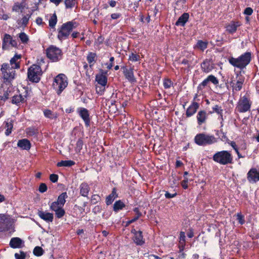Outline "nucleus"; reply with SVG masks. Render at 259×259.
Segmentation results:
<instances>
[{
	"label": "nucleus",
	"mask_w": 259,
	"mask_h": 259,
	"mask_svg": "<svg viewBox=\"0 0 259 259\" xmlns=\"http://www.w3.org/2000/svg\"><path fill=\"white\" fill-rule=\"evenodd\" d=\"M251 59V53L247 52L240 55L238 58L230 57L228 61L233 66L243 69L249 64Z\"/></svg>",
	"instance_id": "obj_1"
},
{
	"label": "nucleus",
	"mask_w": 259,
	"mask_h": 259,
	"mask_svg": "<svg viewBox=\"0 0 259 259\" xmlns=\"http://www.w3.org/2000/svg\"><path fill=\"white\" fill-rule=\"evenodd\" d=\"M213 160L221 165L232 164L233 162V156L231 151L222 150L218 151L213 154Z\"/></svg>",
	"instance_id": "obj_2"
},
{
	"label": "nucleus",
	"mask_w": 259,
	"mask_h": 259,
	"mask_svg": "<svg viewBox=\"0 0 259 259\" xmlns=\"http://www.w3.org/2000/svg\"><path fill=\"white\" fill-rule=\"evenodd\" d=\"M194 142L198 146H206L217 142V139L213 135L205 133H199L194 137Z\"/></svg>",
	"instance_id": "obj_3"
},
{
	"label": "nucleus",
	"mask_w": 259,
	"mask_h": 259,
	"mask_svg": "<svg viewBox=\"0 0 259 259\" xmlns=\"http://www.w3.org/2000/svg\"><path fill=\"white\" fill-rule=\"evenodd\" d=\"M251 105L252 102L250 98L245 95L239 99L236 109L240 113H244L250 111Z\"/></svg>",
	"instance_id": "obj_4"
},
{
	"label": "nucleus",
	"mask_w": 259,
	"mask_h": 259,
	"mask_svg": "<svg viewBox=\"0 0 259 259\" xmlns=\"http://www.w3.org/2000/svg\"><path fill=\"white\" fill-rule=\"evenodd\" d=\"M41 74V68L38 65H32L28 70V78L32 82H38L40 80Z\"/></svg>",
	"instance_id": "obj_5"
},
{
	"label": "nucleus",
	"mask_w": 259,
	"mask_h": 259,
	"mask_svg": "<svg viewBox=\"0 0 259 259\" xmlns=\"http://www.w3.org/2000/svg\"><path fill=\"white\" fill-rule=\"evenodd\" d=\"M76 27V23L73 21H69L63 24L60 30L59 31L58 37L60 40L67 38L70 32L73 28Z\"/></svg>",
	"instance_id": "obj_6"
},
{
	"label": "nucleus",
	"mask_w": 259,
	"mask_h": 259,
	"mask_svg": "<svg viewBox=\"0 0 259 259\" xmlns=\"http://www.w3.org/2000/svg\"><path fill=\"white\" fill-rule=\"evenodd\" d=\"M245 77L241 74V71L236 74V77L232 76L230 79V83L233 91H240L242 90L244 82Z\"/></svg>",
	"instance_id": "obj_7"
},
{
	"label": "nucleus",
	"mask_w": 259,
	"mask_h": 259,
	"mask_svg": "<svg viewBox=\"0 0 259 259\" xmlns=\"http://www.w3.org/2000/svg\"><path fill=\"white\" fill-rule=\"evenodd\" d=\"M47 57L53 61L60 59L62 55V51L56 47L51 46L47 50Z\"/></svg>",
	"instance_id": "obj_8"
},
{
	"label": "nucleus",
	"mask_w": 259,
	"mask_h": 259,
	"mask_svg": "<svg viewBox=\"0 0 259 259\" xmlns=\"http://www.w3.org/2000/svg\"><path fill=\"white\" fill-rule=\"evenodd\" d=\"M55 83L53 84L54 87L58 86L59 90L57 94L60 95L62 91L67 87V82L66 79V76L64 74H60L57 75L55 78Z\"/></svg>",
	"instance_id": "obj_9"
},
{
	"label": "nucleus",
	"mask_w": 259,
	"mask_h": 259,
	"mask_svg": "<svg viewBox=\"0 0 259 259\" xmlns=\"http://www.w3.org/2000/svg\"><path fill=\"white\" fill-rule=\"evenodd\" d=\"M247 179L250 183H256L259 181V169L251 168L247 174Z\"/></svg>",
	"instance_id": "obj_10"
},
{
	"label": "nucleus",
	"mask_w": 259,
	"mask_h": 259,
	"mask_svg": "<svg viewBox=\"0 0 259 259\" xmlns=\"http://www.w3.org/2000/svg\"><path fill=\"white\" fill-rule=\"evenodd\" d=\"M200 67L203 72L208 73L214 69V64L212 59H205L201 63Z\"/></svg>",
	"instance_id": "obj_11"
},
{
	"label": "nucleus",
	"mask_w": 259,
	"mask_h": 259,
	"mask_svg": "<svg viewBox=\"0 0 259 259\" xmlns=\"http://www.w3.org/2000/svg\"><path fill=\"white\" fill-rule=\"evenodd\" d=\"M199 107V104L195 101H193L191 105L186 110V115L187 117H190L196 113Z\"/></svg>",
	"instance_id": "obj_12"
},
{
	"label": "nucleus",
	"mask_w": 259,
	"mask_h": 259,
	"mask_svg": "<svg viewBox=\"0 0 259 259\" xmlns=\"http://www.w3.org/2000/svg\"><path fill=\"white\" fill-rule=\"evenodd\" d=\"M241 25V23L239 21H231L226 26V30L230 34H233L237 30V28Z\"/></svg>",
	"instance_id": "obj_13"
},
{
	"label": "nucleus",
	"mask_w": 259,
	"mask_h": 259,
	"mask_svg": "<svg viewBox=\"0 0 259 259\" xmlns=\"http://www.w3.org/2000/svg\"><path fill=\"white\" fill-rule=\"evenodd\" d=\"M197 123L198 125L200 126L202 124L205 123L207 119V114L205 110H200L197 113L196 116Z\"/></svg>",
	"instance_id": "obj_14"
},
{
	"label": "nucleus",
	"mask_w": 259,
	"mask_h": 259,
	"mask_svg": "<svg viewBox=\"0 0 259 259\" xmlns=\"http://www.w3.org/2000/svg\"><path fill=\"white\" fill-rule=\"evenodd\" d=\"M190 17L188 13H184L176 21L175 25L177 26L184 27L188 21Z\"/></svg>",
	"instance_id": "obj_15"
},
{
	"label": "nucleus",
	"mask_w": 259,
	"mask_h": 259,
	"mask_svg": "<svg viewBox=\"0 0 259 259\" xmlns=\"http://www.w3.org/2000/svg\"><path fill=\"white\" fill-rule=\"evenodd\" d=\"M38 216L44 220L48 222H52L53 220V214L45 211L39 210L38 211Z\"/></svg>",
	"instance_id": "obj_16"
},
{
	"label": "nucleus",
	"mask_w": 259,
	"mask_h": 259,
	"mask_svg": "<svg viewBox=\"0 0 259 259\" xmlns=\"http://www.w3.org/2000/svg\"><path fill=\"white\" fill-rule=\"evenodd\" d=\"M79 115L85 122V125L88 126L90 125V119L88 110L85 108H82L80 110Z\"/></svg>",
	"instance_id": "obj_17"
},
{
	"label": "nucleus",
	"mask_w": 259,
	"mask_h": 259,
	"mask_svg": "<svg viewBox=\"0 0 259 259\" xmlns=\"http://www.w3.org/2000/svg\"><path fill=\"white\" fill-rule=\"evenodd\" d=\"M18 147L23 150H29L31 147V144L28 140L24 139L19 140L17 143Z\"/></svg>",
	"instance_id": "obj_18"
},
{
	"label": "nucleus",
	"mask_w": 259,
	"mask_h": 259,
	"mask_svg": "<svg viewBox=\"0 0 259 259\" xmlns=\"http://www.w3.org/2000/svg\"><path fill=\"white\" fill-rule=\"evenodd\" d=\"M8 218L4 214H0V232L5 231L8 225Z\"/></svg>",
	"instance_id": "obj_19"
},
{
	"label": "nucleus",
	"mask_w": 259,
	"mask_h": 259,
	"mask_svg": "<svg viewBox=\"0 0 259 259\" xmlns=\"http://www.w3.org/2000/svg\"><path fill=\"white\" fill-rule=\"evenodd\" d=\"M23 242L22 240L18 237H14L11 239L10 245L12 248H20Z\"/></svg>",
	"instance_id": "obj_20"
},
{
	"label": "nucleus",
	"mask_w": 259,
	"mask_h": 259,
	"mask_svg": "<svg viewBox=\"0 0 259 259\" xmlns=\"http://www.w3.org/2000/svg\"><path fill=\"white\" fill-rule=\"evenodd\" d=\"M96 80L99 84L101 85L104 88V89H105V86L106 85L107 81V77L105 75H103V74L96 75Z\"/></svg>",
	"instance_id": "obj_21"
},
{
	"label": "nucleus",
	"mask_w": 259,
	"mask_h": 259,
	"mask_svg": "<svg viewBox=\"0 0 259 259\" xmlns=\"http://www.w3.org/2000/svg\"><path fill=\"white\" fill-rule=\"evenodd\" d=\"M208 46V42L207 41H203L202 40H198L196 44L194 46V49H198L203 52Z\"/></svg>",
	"instance_id": "obj_22"
},
{
	"label": "nucleus",
	"mask_w": 259,
	"mask_h": 259,
	"mask_svg": "<svg viewBox=\"0 0 259 259\" xmlns=\"http://www.w3.org/2000/svg\"><path fill=\"white\" fill-rule=\"evenodd\" d=\"M123 73L125 76V77L131 82H134L136 81L135 78L134 76L133 69H128L127 68H124Z\"/></svg>",
	"instance_id": "obj_23"
},
{
	"label": "nucleus",
	"mask_w": 259,
	"mask_h": 259,
	"mask_svg": "<svg viewBox=\"0 0 259 259\" xmlns=\"http://www.w3.org/2000/svg\"><path fill=\"white\" fill-rule=\"evenodd\" d=\"M90 188L86 183H82L80 186V193L84 197H87L90 191Z\"/></svg>",
	"instance_id": "obj_24"
},
{
	"label": "nucleus",
	"mask_w": 259,
	"mask_h": 259,
	"mask_svg": "<svg viewBox=\"0 0 259 259\" xmlns=\"http://www.w3.org/2000/svg\"><path fill=\"white\" fill-rule=\"evenodd\" d=\"M134 241L137 245H142L144 243L142 231H139L135 233Z\"/></svg>",
	"instance_id": "obj_25"
},
{
	"label": "nucleus",
	"mask_w": 259,
	"mask_h": 259,
	"mask_svg": "<svg viewBox=\"0 0 259 259\" xmlns=\"http://www.w3.org/2000/svg\"><path fill=\"white\" fill-rule=\"evenodd\" d=\"M11 36L9 34H6L3 38L2 49L3 50H8L9 49L10 40H11Z\"/></svg>",
	"instance_id": "obj_26"
},
{
	"label": "nucleus",
	"mask_w": 259,
	"mask_h": 259,
	"mask_svg": "<svg viewBox=\"0 0 259 259\" xmlns=\"http://www.w3.org/2000/svg\"><path fill=\"white\" fill-rule=\"evenodd\" d=\"M117 197L115 189L114 188L110 194L106 198V204L107 205L111 204L114 200Z\"/></svg>",
	"instance_id": "obj_27"
},
{
	"label": "nucleus",
	"mask_w": 259,
	"mask_h": 259,
	"mask_svg": "<svg viewBox=\"0 0 259 259\" xmlns=\"http://www.w3.org/2000/svg\"><path fill=\"white\" fill-rule=\"evenodd\" d=\"M26 96H22L21 95H16L13 97L12 103L17 104L20 102H24L25 101Z\"/></svg>",
	"instance_id": "obj_28"
},
{
	"label": "nucleus",
	"mask_w": 259,
	"mask_h": 259,
	"mask_svg": "<svg viewBox=\"0 0 259 259\" xmlns=\"http://www.w3.org/2000/svg\"><path fill=\"white\" fill-rule=\"evenodd\" d=\"M21 55H15V56L12 58L10 60V63L13 68H19V65L18 63L16 62L17 60L20 59Z\"/></svg>",
	"instance_id": "obj_29"
},
{
	"label": "nucleus",
	"mask_w": 259,
	"mask_h": 259,
	"mask_svg": "<svg viewBox=\"0 0 259 259\" xmlns=\"http://www.w3.org/2000/svg\"><path fill=\"white\" fill-rule=\"evenodd\" d=\"M67 197V195L66 192L62 193L58 198L57 202L60 204V206H63L65 202V199Z\"/></svg>",
	"instance_id": "obj_30"
},
{
	"label": "nucleus",
	"mask_w": 259,
	"mask_h": 259,
	"mask_svg": "<svg viewBox=\"0 0 259 259\" xmlns=\"http://www.w3.org/2000/svg\"><path fill=\"white\" fill-rule=\"evenodd\" d=\"M75 164V162L72 160H65L59 162L57 165L58 166H71Z\"/></svg>",
	"instance_id": "obj_31"
},
{
	"label": "nucleus",
	"mask_w": 259,
	"mask_h": 259,
	"mask_svg": "<svg viewBox=\"0 0 259 259\" xmlns=\"http://www.w3.org/2000/svg\"><path fill=\"white\" fill-rule=\"evenodd\" d=\"M9 72L6 71V72L4 73L3 77L4 79L6 80H12L14 78V72L13 71H10V70L9 69Z\"/></svg>",
	"instance_id": "obj_32"
},
{
	"label": "nucleus",
	"mask_w": 259,
	"mask_h": 259,
	"mask_svg": "<svg viewBox=\"0 0 259 259\" xmlns=\"http://www.w3.org/2000/svg\"><path fill=\"white\" fill-rule=\"evenodd\" d=\"M216 134L220 136V138L222 141L228 142L229 141L226 135V133L224 132L222 130H220V131H218Z\"/></svg>",
	"instance_id": "obj_33"
},
{
	"label": "nucleus",
	"mask_w": 259,
	"mask_h": 259,
	"mask_svg": "<svg viewBox=\"0 0 259 259\" xmlns=\"http://www.w3.org/2000/svg\"><path fill=\"white\" fill-rule=\"evenodd\" d=\"M125 205L124 203L121 201L120 200H118L114 204L113 209L115 211H117L118 210L121 209L123 207H124Z\"/></svg>",
	"instance_id": "obj_34"
},
{
	"label": "nucleus",
	"mask_w": 259,
	"mask_h": 259,
	"mask_svg": "<svg viewBox=\"0 0 259 259\" xmlns=\"http://www.w3.org/2000/svg\"><path fill=\"white\" fill-rule=\"evenodd\" d=\"M57 21V15L54 13L49 20V26L52 28H54Z\"/></svg>",
	"instance_id": "obj_35"
},
{
	"label": "nucleus",
	"mask_w": 259,
	"mask_h": 259,
	"mask_svg": "<svg viewBox=\"0 0 259 259\" xmlns=\"http://www.w3.org/2000/svg\"><path fill=\"white\" fill-rule=\"evenodd\" d=\"M212 112H210V113L215 112L219 114L220 116H222L223 110L222 109L221 106H219L218 105H215L212 108Z\"/></svg>",
	"instance_id": "obj_36"
},
{
	"label": "nucleus",
	"mask_w": 259,
	"mask_h": 259,
	"mask_svg": "<svg viewBox=\"0 0 259 259\" xmlns=\"http://www.w3.org/2000/svg\"><path fill=\"white\" fill-rule=\"evenodd\" d=\"M172 81L169 78H164L163 81V85L165 89H169L173 86Z\"/></svg>",
	"instance_id": "obj_37"
},
{
	"label": "nucleus",
	"mask_w": 259,
	"mask_h": 259,
	"mask_svg": "<svg viewBox=\"0 0 259 259\" xmlns=\"http://www.w3.org/2000/svg\"><path fill=\"white\" fill-rule=\"evenodd\" d=\"M207 78L208 81H209V82H211L214 85H217L219 84V80L214 75L212 74L209 75L207 76Z\"/></svg>",
	"instance_id": "obj_38"
},
{
	"label": "nucleus",
	"mask_w": 259,
	"mask_h": 259,
	"mask_svg": "<svg viewBox=\"0 0 259 259\" xmlns=\"http://www.w3.org/2000/svg\"><path fill=\"white\" fill-rule=\"evenodd\" d=\"M44 253V250L41 247L36 246L34 248L33 253L36 256H40Z\"/></svg>",
	"instance_id": "obj_39"
},
{
	"label": "nucleus",
	"mask_w": 259,
	"mask_h": 259,
	"mask_svg": "<svg viewBox=\"0 0 259 259\" xmlns=\"http://www.w3.org/2000/svg\"><path fill=\"white\" fill-rule=\"evenodd\" d=\"M209 81H208L207 77L204 79L202 82H201L197 87L198 90H202L208 84Z\"/></svg>",
	"instance_id": "obj_40"
},
{
	"label": "nucleus",
	"mask_w": 259,
	"mask_h": 259,
	"mask_svg": "<svg viewBox=\"0 0 259 259\" xmlns=\"http://www.w3.org/2000/svg\"><path fill=\"white\" fill-rule=\"evenodd\" d=\"M19 37L23 43L26 44L28 41L27 35L24 32H21L19 35Z\"/></svg>",
	"instance_id": "obj_41"
},
{
	"label": "nucleus",
	"mask_w": 259,
	"mask_h": 259,
	"mask_svg": "<svg viewBox=\"0 0 259 259\" xmlns=\"http://www.w3.org/2000/svg\"><path fill=\"white\" fill-rule=\"evenodd\" d=\"M6 127H7V129L5 134L7 136H9L11 133V130L13 128V124L11 122H6Z\"/></svg>",
	"instance_id": "obj_42"
},
{
	"label": "nucleus",
	"mask_w": 259,
	"mask_h": 259,
	"mask_svg": "<svg viewBox=\"0 0 259 259\" xmlns=\"http://www.w3.org/2000/svg\"><path fill=\"white\" fill-rule=\"evenodd\" d=\"M76 0H65V4L67 8H71L73 7L75 4Z\"/></svg>",
	"instance_id": "obj_43"
},
{
	"label": "nucleus",
	"mask_w": 259,
	"mask_h": 259,
	"mask_svg": "<svg viewBox=\"0 0 259 259\" xmlns=\"http://www.w3.org/2000/svg\"><path fill=\"white\" fill-rule=\"evenodd\" d=\"M55 214L57 218H61L64 215L65 211L61 207V208L55 211Z\"/></svg>",
	"instance_id": "obj_44"
},
{
	"label": "nucleus",
	"mask_w": 259,
	"mask_h": 259,
	"mask_svg": "<svg viewBox=\"0 0 259 259\" xmlns=\"http://www.w3.org/2000/svg\"><path fill=\"white\" fill-rule=\"evenodd\" d=\"M26 133L29 136H33L37 133V130L32 128H28L26 130Z\"/></svg>",
	"instance_id": "obj_45"
},
{
	"label": "nucleus",
	"mask_w": 259,
	"mask_h": 259,
	"mask_svg": "<svg viewBox=\"0 0 259 259\" xmlns=\"http://www.w3.org/2000/svg\"><path fill=\"white\" fill-rule=\"evenodd\" d=\"M237 220L240 225H243L245 223L244 217L241 213H237Z\"/></svg>",
	"instance_id": "obj_46"
},
{
	"label": "nucleus",
	"mask_w": 259,
	"mask_h": 259,
	"mask_svg": "<svg viewBox=\"0 0 259 259\" xmlns=\"http://www.w3.org/2000/svg\"><path fill=\"white\" fill-rule=\"evenodd\" d=\"M62 206H60V204L58 203L57 201L53 202L51 205V209L54 211L58 210Z\"/></svg>",
	"instance_id": "obj_47"
},
{
	"label": "nucleus",
	"mask_w": 259,
	"mask_h": 259,
	"mask_svg": "<svg viewBox=\"0 0 259 259\" xmlns=\"http://www.w3.org/2000/svg\"><path fill=\"white\" fill-rule=\"evenodd\" d=\"M96 57V54L93 53H90L88 57H87V60L89 63H91L95 61V58Z\"/></svg>",
	"instance_id": "obj_48"
},
{
	"label": "nucleus",
	"mask_w": 259,
	"mask_h": 259,
	"mask_svg": "<svg viewBox=\"0 0 259 259\" xmlns=\"http://www.w3.org/2000/svg\"><path fill=\"white\" fill-rule=\"evenodd\" d=\"M83 146V141L81 139H79L76 143V151L79 152L82 149Z\"/></svg>",
	"instance_id": "obj_49"
},
{
	"label": "nucleus",
	"mask_w": 259,
	"mask_h": 259,
	"mask_svg": "<svg viewBox=\"0 0 259 259\" xmlns=\"http://www.w3.org/2000/svg\"><path fill=\"white\" fill-rule=\"evenodd\" d=\"M16 259H25L26 257V254L23 251H20V253H16L15 254Z\"/></svg>",
	"instance_id": "obj_50"
},
{
	"label": "nucleus",
	"mask_w": 259,
	"mask_h": 259,
	"mask_svg": "<svg viewBox=\"0 0 259 259\" xmlns=\"http://www.w3.org/2000/svg\"><path fill=\"white\" fill-rule=\"evenodd\" d=\"M189 181V180L188 178H185L181 182V185L184 189H187L188 188V183Z\"/></svg>",
	"instance_id": "obj_51"
},
{
	"label": "nucleus",
	"mask_w": 259,
	"mask_h": 259,
	"mask_svg": "<svg viewBox=\"0 0 259 259\" xmlns=\"http://www.w3.org/2000/svg\"><path fill=\"white\" fill-rule=\"evenodd\" d=\"M186 241L179 240L178 248L180 251H184L185 248Z\"/></svg>",
	"instance_id": "obj_52"
},
{
	"label": "nucleus",
	"mask_w": 259,
	"mask_h": 259,
	"mask_svg": "<svg viewBox=\"0 0 259 259\" xmlns=\"http://www.w3.org/2000/svg\"><path fill=\"white\" fill-rule=\"evenodd\" d=\"M44 114L46 117L50 118H53L56 117V116L54 115V114H53L52 113V112L49 110H45L44 111Z\"/></svg>",
	"instance_id": "obj_53"
},
{
	"label": "nucleus",
	"mask_w": 259,
	"mask_h": 259,
	"mask_svg": "<svg viewBox=\"0 0 259 259\" xmlns=\"http://www.w3.org/2000/svg\"><path fill=\"white\" fill-rule=\"evenodd\" d=\"M140 59V56L132 53L129 57V60L132 61H137Z\"/></svg>",
	"instance_id": "obj_54"
},
{
	"label": "nucleus",
	"mask_w": 259,
	"mask_h": 259,
	"mask_svg": "<svg viewBox=\"0 0 259 259\" xmlns=\"http://www.w3.org/2000/svg\"><path fill=\"white\" fill-rule=\"evenodd\" d=\"M47 190V186L45 183H41L39 187V191L44 193Z\"/></svg>",
	"instance_id": "obj_55"
},
{
	"label": "nucleus",
	"mask_w": 259,
	"mask_h": 259,
	"mask_svg": "<svg viewBox=\"0 0 259 259\" xmlns=\"http://www.w3.org/2000/svg\"><path fill=\"white\" fill-rule=\"evenodd\" d=\"M183 251L179 250V255L176 259H186L187 254Z\"/></svg>",
	"instance_id": "obj_56"
},
{
	"label": "nucleus",
	"mask_w": 259,
	"mask_h": 259,
	"mask_svg": "<svg viewBox=\"0 0 259 259\" xmlns=\"http://www.w3.org/2000/svg\"><path fill=\"white\" fill-rule=\"evenodd\" d=\"M253 13V9L250 7L245 8L244 11V14L248 16L252 15Z\"/></svg>",
	"instance_id": "obj_57"
},
{
	"label": "nucleus",
	"mask_w": 259,
	"mask_h": 259,
	"mask_svg": "<svg viewBox=\"0 0 259 259\" xmlns=\"http://www.w3.org/2000/svg\"><path fill=\"white\" fill-rule=\"evenodd\" d=\"M134 211L136 212V218H134L132 219V221H136L137 220L140 216L141 215V213L139 212L138 208H135Z\"/></svg>",
	"instance_id": "obj_58"
},
{
	"label": "nucleus",
	"mask_w": 259,
	"mask_h": 259,
	"mask_svg": "<svg viewBox=\"0 0 259 259\" xmlns=\"http://www.w3.org/2000/svg\"><path fill=\"white\" fill-rule=\"evenodd\" d=\"M50 179L52 182L55 183L58 181V176L56 174H51L50 176Z\"/></svg>",
	"instance_id": "obj_59"
},
{
	"label": "nucleus",
	"mask_w": 259,
	"mask_h": 259,
	"mask_svg": "<svg viewBox=\"0 0 259 259\" xmlns=\"http://www.w3.org/2000/svg\"><path fill=\"white\" fill-rule=\"evenodd\" d=\"M30 17V15H26V16H24L23 18L22 19V24L26 25L28 21V20Z\"/></svg>",
	"instance_id": "obj_60"
},
{
	"label": "nucleus",
	"mask_w": 259,
	"mask_h": 259,
	"mask_svg": "<svg viewBox=\"0 0 259 259\" xmlns=\"http://www.w3.org/2000/svg\"><path fill=\"white\" fill-rule=\"evenodd\" d=\"M186 235L185 233L183 231H181L180 232L179 236V240L186 241Z\"/></svg>",
	"instance_id": "obj_61"
},
{
	"label": "nucleus",
	"mask_w": 259,
	"mask_h": 259,
	"mask_svg": "<svg viewBox=\"0 0 259 259\" xmlns=\"http://www.w3.org/2000/svg\"><path fill=\"white\" fill-rule=\"evenodd\" d=\"M177 195V193L174 194L169 193L168 192L166 191L165 193V196L166 198H171L175 197Z\"/></svg>",
	"instance_id": "obj_62"
},
{
	"label": "nucleus",
	"mask_w": 259,
	"mask_h": 259,
	"mask_svg": "<svg viewBox=\"0 0 259 259\" xmlns=\"http://www.w3.org/2000/svg\"><path fill=\"white\" fill-rule=\"evenodd\" d=\"M9 67V64H3L2 66L1 70L3 72V74L4 73L6 72V71H7V70L8 69Z\"/></svg>",
	"instance_id": "obj_63"
},
{
	"label": "nucleus",
	"mask_w": 259,
	"mask_h": 259,
	"mask_svg": "<svg viewBox=\"0 0 259 259\" xmlns=\"http://www.w3.org/2000/svg\"><path fill=\"white\" fill-rule=\"evenodd\" d=\"M230 145L233 148V149L236 151V150H238V146H237L236 143L234 141H231L230 142H228Z\"/></svg>",
	"instance_id": "obj_64"
}]
</instances>
